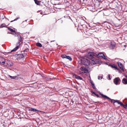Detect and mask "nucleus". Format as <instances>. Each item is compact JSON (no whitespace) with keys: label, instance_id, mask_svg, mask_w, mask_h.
<instances>
[{"label":"nucleus","instance_id":"obj_1","mask_svg":"<svg viewBox=\"0 0 127 127\" xmlns=\"http://www.w3.org/2000/svg\"><path fill=\"white\" fill-rule=\"evenodd\" d=\"M103 54L102 53L97 54L93 52H89L87 53L86 55L87 57L90 59L92 61H94L95 57L99 58L100 57H102L103 56Z\"/></svg>","mask_w":127,"mask_h":127},{"label":"nucleus","instance_id":"obj_2","mask_svg":"<svg viewBox=\"0 0 127 127\" xmlns=\"http://www.w3.org/2000/svg\"><path fill=\"white\" fill-rule=\"evenodd\" d=\"M4 63L3 66L5 67H10L13 65V64L12 62L9 60H8L7 59H6L5 62Z\"/></svg>","mask_w":127,"mask_h":127},{"label":"nucleus","instance_id":"obj_3","mask_svg":"<svg viewBox=\"0 0 127 127\" xmlns=\"http://www.w3.org/2000/svg\"><path fill=\"white\" fill-rule=\"evenodd\" d=\"M81 63L82 64L88 66L90 64V62L87 59L83 58L81 60Z\"/></svg>","mask_w":127,"mask_h":127},{"label":"nucleus","instance_id":"obj_4","mask_svg":"<svg viewBox=\"0 0 127 127\" xmlns=\"http://www.w3.org/2000/svg\"><path fill=\"white\" fill-rule=\"evenodd\" d=\"M121 80L119 77H116L114 79L113 82L115 84L117 85L120 84Z\"/></svg>","mask_w":127,"mask_h":127},{"label":"nucleus","instance_id":"obj_5","mask_svg":"<svg viewBox=\"0 0 127 127\" xmlns=\"http://www.w3.org/2000/svg\"><path fill=\"white\" fill-rule=\"evenodd\" d=\"M116 45V43L114 41L111 42V44L109 46V48L111 49H113L115 48Z\"/></svg>","mask_w":127,"mask_h":127},{"label":"nucleus","instance_id":"obj_6","mask_svg":"<svg viewBox=\"0 0 127 127\" xmlns=\"http://www.w3.org/2000/svg\"><path fill=\"white\" fill-rule=\"evenodd\" d=\"M6 59H5L2 57H0V64L3 66L5 62Z\"/></svg>","mask_w":127,"mask_h":127},{"label":"nucleus","instance_id":"obj_7","mask_svg":"<svg viewBox=\"0 0 127 127\" xmlns=\"http://www.w3.org/2000/svg\"><path fill=\"white\" fill-rule=\"evenodd\" d=\"M81 69L83 71H84L85 73H88L89 69L87 67H82L81 68Z\"/></svg>","mask_w":127,"mask_h":127},{"label":"nucleus","instance_id":"obj_8","mask_svg":"<svg viewBox=\"0 0 127 127\" xmlns=\"http://www.w3.org/2000/svg\"><path fill=\"white\" fill-rule=\"evenodd\" d=\"M27 55V54L24 53V54H21L17 55L19 59H20L24 57Z\"/></svg>","mask_w":127,"mask_h":127},{"label":"nucleus","instance_id":"obj_9","mask_svg":"<svg viewBox=\"0 0 127 127\" xmlns=\"http://www.w3.org/2000/svg\"><path fill=\"white\" fill-rule=\"evenodd\" d=\"M118 64L120 68L123 71H124L123 67V65L122 63L120 62H118Z\"/></svg>","mask_w":127,"mask_h":127},{"label":"nucleus","instance_id":"obj_10","mask_svg":"<svg viewBox=\"0 0 127 127\" xmlns=\"http://www.w3.org/2000/svg\"><path fill=\"white\" fill-rule=\"evenodd\" d=\"M111 66L112 68H114L115 69H116L118 70L120 72H121V70L118 68H117V66L115 65L114 64H113L112 65H111Z\"/></svg>","mask_w":127,"mask_h":127},{"label":"nucleus","instance_id":"obj_11","mask_svg":"<svg viewBox=\"0 0 127 127\" xmlns=\"http://www.w3.org/2000/svg\"><path fill=\"white\" fill-rule=\"evenodd\" d=\"M73 77L74 78H75L76 79L78 80H82L83 79L82 77L75 74L73 75Z\"/></svg>","mask_w":127,"mask_h":127},{"label":"nucleus","instance_id":"obj_12","mask_svg":"<svg viewBox=\"0 0 127 127\" xmlns=\"http://www.w3.org/2000/svg\"><path fill=\"white\" fill-rule=\"evenodd\" d=\"M30 110L32 111H34V112H36L38 111L40 112H42V111H41L38 110L36 109L35 108H31L30 109Z\"/></svg>","mask_w":127,"mask_h":127},{"label":"nucleus","instance_id":"obj_13","mask_svg":"<svg viewBox=\"0 0 127 127\" xmlns=\"http://www.w3.org/2000/svg\"><path fill=\"white\" fill-rule=\"evenodd\" d=\"M122 82L124 84H127V79L125 78H123L122 80Z\"/></svg>","mask_w":127,"mask_h":127},{"label":"nucleus","instance_id":"obj_14","mask_svg":"<svg viewBox=\"0 0 127 127\" xmlns=\"http://www.w3.org/2000/svg\"><path fill=\"white\" fill-rule=\"evenodd\" d=\"M99 94L103 97L107 99H110V98L109 97L105 95H104L103 94H101V93H100Z\"/></svg>","mask_w":127,"mask_h":127},{"label":"nucleus","instance_id":"obj_15","mask_svg":"<svg viewBox=\"0 0 127 127\" xmlns=\"http://www.w3.org/2000/svg\"><path fill=\"white\" fill-rule=\"evenodd\" d=\"M9 77L11 79H19V77L17 76H9Z\"/></svg>","mask_w":127,"mask_h":127},{"label":"nucleus","instance_id":"obj_16","mask_svg":"<svg viewBox=\"0 0 127 127\" xmlns=\"http://www.w3.org/2000/svg\"><path fill=\"white\" fill-rule=\"evenodd\" d=\"M92 29H89V30H88L87 29V30H86V32H87V33L88 34H91L92 33Z\"/></svg>","mask_w":127,"mask_h":127},{"label":"nucleus","instance_id":"obj_17","mask_svg":"<svg viewBox=\"0 0 127 127\" xmlns=\"http://www.w3.org/2000/svg\"><path fill=\"white\" fill-rule=\"evenodd\" d=\"M8 29L11 32H13V33H12L13 34H14L15 33V30H13V29H12L11 28H8ZM11 33L12 34V33Z\"/></svg>","mask_w":127,"mask_h":127},{"label":"nucleus","instance_id":"obj_18","mask_svg":"<svg viewBox=\"0 0 127 127\" xmlns=\"http://www.w3.org/2000/svg\"><path fill=\"white\" fill-rule=\"evenodd\" d=\"M19 48V45L17 46L16 47L14 48V49L12 50L10 52H12L15 51L17 50Z\"/></svg>","mask_w":127,"mask_h":127},{"label":"nucleus","instance_id":"obj_19","mask_svg":"<svg viewBox=\"0 0 127 127\" xmlns=\"http://www.w3.org/2000/svg\"><path fill=\"white\" fill-rule=\"evenodd\" d=\"M116 102L118 104H120L121 106H122L123 105V103L122 102L119 101V100H116Z\"/></svg>","mask_w":127,"mask_h":127},{"label":"nucleus","instance_id":"obj_20","mask_svg":"<svg viewBox=\"0 0 127 127\" xmlns=\"http://www.w3.org/2000/svg\"><path fill=\"white\" fill-rule=\"evenodd\" d=\"M34 1L35 4L37 5H39L40 4V1L37 0H34Z\"/></svg>","mask_w":127,"mask_h":127},{"label":"nucleus","instance_id":"obj_21","mask_svg":"<svg viewBox=\"0 0 127 127\" xmlns=\"http://www.w3.org/2000/svg\"><path fill=\"white\" fill-rule=\"evenodd\" d=\"M18 38L19 40V41L21 42L22 40V37L20 35V36H18Z\"/></svg>","mask_w":127,"mask_h":127},{"label":"nucleus","instance_id":"obj_22","mask_svg":"<svg viewBox=\"0 0 127 127\" xmlns=\"http://www.w3.org/2000/svg\"><path fill=\"white\" fill-rule=\"evenodd\" d=\"M66 58L69 60L70 61H71L72 60L71 58L68 56H67Z\"/></svg>","mask_w":127,"mask_h":127},{"label":"nucleus","instance_id":"obj_23","mask_svg":"<svg viewBox=\"0 0 127 127\" xmlns=\"http://www.w3.org/2000/svg\"><path fill=\"white\" fill-rule=\"evenodd\" d=\"M36 45L38 47H42V44L39 43H37L36 44Z\"/></svg>","mask_w":127,"mask_h":127},{"label":"nucleus","instance_id":"obj_24","mask_svg":"<svg viewBox=\"0 0 127 127\" xmlns=\"http://www.w3.org/2000/svg\"><path fill=\"white\" fill-rule=\"evenodd\" d=\"M108 99L110 100H111V102L112 103H115L116 102V100L113 99H111L110 98V99Z\"/></svg>","mask_w":127,"mask_h":127},{"label":"nucleus","instance_id":"obj_25","mask_svg":"<svg viewBox=\"0 0 127 127\" xmlns=\"http://www.w3.org/2000/svg\"><path fill=\"white\" fill-rule=\"evenodd\" d=\"M102 25H107L108 24H109V23L107 22L106 21H105V22H103L102 23Z\"/></svg>","mask_w":127,"mask_h":127},{"label":"nucleus","instance_id":"obj_26","mask_svg":"<svg viewBox=\"0 0 127 127\" xmlns=\"http://www.w3.org/2000/svg\"><path fill=\"white\" fill-rule=\"evenodd\" d=\"M29 49L28 48H26V49L25 50H24L23 51H22V52H27L28 51H29Z\"/></svg>","mask_w":127,"mask_h":127},{"label":"nucleus","instance_id":"obj_27","mask_svg":"<svg viewBox=\"0 0 127 127\" xmlns=\"http://www.w3.org/2000/svg\"><path fill=\"white\" fill-rule=\"evenodd\" d=\"M66 56L65 55H62L61 57L63 58H66Z\"/></svg>","mask_w":127,"mask_h":127},{"label":"nucleus","instance_id":"obj_28","mask_svg":"<svg viewBox=\"0 0 127 127\" xmlns=\"http://www.w3.org/2000/svg\"><path fill=\"white\" fill-rule=\"evenodd\" d=\"M6 26V25L4 23L1 24V28L5 27Z\"/></svg>","mask_w":127,"mask_h":127},{"label":"nucleus","instance_id":"obj_29","mask_svg":"<svg viewBox=\"0 0 127 127\" xmlns=\"http://www.w3.org/2000/svg\"><path fill=\"white\" fill-rule=\"evenodd\" d=\"M122 106L126 109H127V106L126 105V104L125 105L123 104Z\"/></svg>","mask_w":127,"mask_h":127},{"label":"nucleus","instance_id":"obj_30","mask_svg":"<svg viewBox=\"0 0 127 127\" xmlns=\"http://www.w3.org/2000/svg\"><path fill=\"white\" fill-rule=\"evenodd\" d=\"M92 87L94 89H95V90H96V88L95 87V84H93V85H92Z\"/></svg>","mask_w":127,"mask_h":127},{"label":"nucleus","instance_id":"obj_31","mask_svg":"<svg viewBox=\"0 0 127 127\" xmlns=\"http://www.w3.org/2000/svg\"><path fill=\"white\" fill-rule=\"evenodd\" d=\"M90 92L92 94H94L95 95H96V94H96L94 92H93V91H90Z\"/></svg>","mask_w":127,"mask_h":127},{"label":"nucleus","instance_id":"obj_32","mask_svg":"<svg viewBox=\"0 0 127 127\" xmlns=\"http://www.w3.org/2000/svg\"><path fill=\"white\" fill-rule=\"evenodd\" d=\"M90 92L92 94H94L95 95H96V94H96L94 92H93V91H90Z\"/></svg>","mask_w":127,"mask_h":127},{"label":"nucleus","instance_id":"obj_33","mask_svg":"<svg viewBox=\"0 0 127 127\" xmlns=\"http://www.w3.org/2000/svg\"><path fill=\"white\" fill-rule=\"evenodd\" d=\"M90 92L92 94H94L95 95H96V94H96L94 92H93V91H90Z\"/></svg>","mask_w":127,"mask_h":127},{"label":"nucleus","instance_id":"obj_34","mask_svg":"<svg viewBox=\"0 0 127 127\" xmlns=\"http://www.w3.org/2000/svg\"><path fill=\"white\" fill-rule=\"evenodd\" d=\"M19 18H16L14 20H12V21H11V22H13V21H16Z\"/></svg>","mask_w":127,"mask_h":127},{"label":"nucleus","instance_id":"obj_35","mask_svg":"<svg viewBox=\"0 0 127 127\" xmlns=\"http://www.w3.org/2000/svg\"><path fill=\"white\" fill-rule=\"evenodd\" d=\"M108 79L109 80H110L111 79V78L110 77V74L108 75Z\"/></svg>","mask_w":127,"mask_h":127},{"label":"nucleus","instance_id":"obj_36","mask_svg":"<svg viewBox=\"0 0 127 127\" xmlns=\"http://www.w3.org/2000/svg\"><path fill=\"white\" fill-rule=\"evenodd\" d=\"M102 57L104 59H107L106 58H105V56H104V54H103V56Z\"/></svg>","mask_w":127,"mask_h":127},{"label":"nucleus","instance_id":"obj_37","mask_svg":"<svg viewBox=\"0 0 127 127\" xmlns=\"http://www.w3.org/2000/svg\"><path fill=\"white\" fill-rule=\"evenodd\" d=\"M21 42H19V41L17 43V45H20V44H21V43H20Z\"/></svg>","mask_w":127,"mask_h":127},{"label":"nucleus","instance_id":"obj_38","mask_svg":"<svg viewBox=\"0 0 127 127\" xmlns=\"http://www.w3.org/2000/svg\"><path fill=\"white\" fill-rule=\"evenodd\" d=\"M91 84L92 85H93V84H94V83H93V81H91Z\"/></svg>","mask_w":127,"mask_h":127},{"label":"nucleus","instance_id":"obj_39","mask_svg":"<svg viewBox=\"0 0 127 127\" xmlns=\"http://www.w3.org/2000/svg\"><path fill=\"white\" fill-rule=\"evenodd\" d=\"M96 96L97 97H99V96L98 95V94H97L96 95Z\"/></svg>","mask_w":127,"mask_h":127},{"label":"nucleus","instance_id":"obj_40","mask_svg":"<svg viewBox=\"0 0 127 127\" xmlns=\"http://www.w3.org/2000/svg\"><path fill=\"white\" fill-rule=\"evenodd\" d=\"M100 78V76H98V79H99Z\"/></svg>","mask_w":127,"mask_h":127},{"label":"nucleus","instance_id":"obj_41","mask_svg":"<svg viewBox=\"0 0 127 127\" xmlns=\"http://www.w3.org/2000/svg\"><path fill=\"white\" fill-rule=\"evenodd\" d=\"M100 78H101V79H102L103 78V76H101L100 77Z\"/></svg>","mask_w":127,"mask_h":127},{"label":"nucleus","instance_id":"obj_42","mask_svg":"<svg viewBox=\"0 0 127 127\" xmlns=\"http://www.w3.org/2000/svg\"><path fill=\"white\" fill-rule=\"evenodd\" d=\"M54 41H55V40H53V41H51V42H52Z\"/></svg>","mask_w":127,"mask_h":127},{"label":"nucleus","instance_id":"obj_43","mask_svg":"<svg viewBox=\"0 0 127 127\" xmlns=\"http://www.w3.org/2000/svg\"><path fill=\"white\" fill-rule=\"evenodd\" d=\"M85 26V27H86V26L85 25H82V26Z\"/></svg>","mask_w":127,"mask_h":127},{"label":"nucleus","instance_id":"obj_44","mask_svg":"<svg viewBox=\"0 0 127 127\" xmlns=\"http://www.w3.org/2000/svg\"><path fill=\"white\" fill-rule=\"evenodd\" d=\"M107 103V102H104V103Z\"/></svg>","mask_w":127,"mask_h":127},{"label":"nucleus","instance_id":"obj_45","mask_svg":"<svg viewBox=\"0 0 127 127\" xmlns=\"http://www.w3.org/2000/svg\"><path fill=\"white\" fill-rule=\"evenodd\" d=\"M25 45H27V46H28V47H29V46H28L27 44H25Z\"/></svg>","mask_w":127,"mask_h":127},{"label":"nucleus","instance_id":"obj_46","mask_svg":"<svg viewBox=\"0 0 127 127\" xmlns=\"http://www.w3.org/2000/svg\"><path fill=\"white\" fill-rule=\"evenodd\" d=\"M48 43V42H47L46 43V44L47 43Z\"/></svg>","mask_w":127,"mask_h":127},{"label":"nucleus","instance_id":"obj_47","mask_svg":"<svg viewBox=\"0 0 127 127\" xmlns=\"http://www.w3.org/2000/svg\"><path fill=\"white\" fill-rule=\"evenodd\" d=\"M126 76V77L127 78V75L126 76Z\"/></svg>","mask_w":127,"mask_h":127},{"label":"nucleus","instance_id":"obj_48","mask_svg":"<svg viewBox=\"0 0 127 127\" xmlns=\"http://www.w3.org/2000/svg\"><path fill=\"white\" fill-rule=\"evenodd\" d=\"M32 50H33V49H32Z\"/></svg>","mask_w":127,"mask_h":127},{"label":"nucleus","instance_id":"obj_49","mask_svg":"<svg viewBox=\"0 0 127 127\" xmlns=\"http://www.w3.org/2000/svg\"><path fill=\"white\" fill-rule=\"evenodd\" d=\"M94 102L95 103H96V102Z\"/></svg>","mask_w":127,"mask_h":127}]
</instances>
